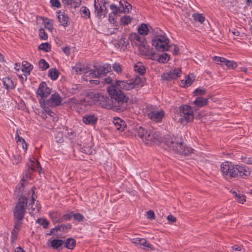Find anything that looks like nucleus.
<instances>
[{"instance_id":"obj_1","label":"nucleus","mask_w":252,"mask_h":252,"mask_svg":"<svg viewBox=\"0 0 252 252\" xmlns=\"http://www.w3.org/2000/svg\"><path fill=\"white\" fill-rule=\"evenodd\" d=\"M107 90L112 98L113 110L120 112L126 110L128 105V97L115 85L108 87Z\"/></svg>"},{"instance_id":"obj_2","label":"nucleus","mask_w":252,"mask_h":252,"mask_svg":"<svg viewBox=\"0 0 252 252\" xmlns=\"http://www.w3.org/2000/svg\"><path fill=\"white\" fill-rule=\"evenodd\" d=\"M165 144L175 153L183 155L189 156L193 153V149L184 145V140L181 137L167 136L165 138Z\"/></svg>"},{"instance_id":"obj_3","label":"nucleus","mask_w":252,"mask_h":252,"mask_svg":"<svg viewBox=\"0 0 252 252\" xmlns=\"http://www.w3.org/2000/svg\"><path fill=\"white\" fill-rule=\"evenodd\" d=\"M28 200L26 196L21 195L13 210L14 219L23 220L26 213Z\"/></svg>"},{"instance_id":"obj_4","label":"nucleus","mask_w":252,"mask_h":252,"mask_svg":"<svg viewBox=\"0 0 252 252\" xmlns=\"http://www.w3.org/2000/svg\"><path fill=\"white\" fill-rule=\"evenodd\" d=\"M111 70V66L109 64H105L102 65L94 66V69L90 70L86 72L87 76H90L93 78H99Z\"/></svg>"},{"instance_id":"obj_5","label":"nucleus","mask_w":252,"mask_h":252,"mask_svg":"<svg viewBox=\"0 0 252 252\" xmlns=\"http://www.w3.org/2000/svg\"><path fill=\"white\" fill-rule=\"evenodd\" d=\"M169 40L164 36H156L152 40V45L159 52L167 51L169 48Z\"/></svg>"},{"instance_id":"obj_6","label":"nucleus","mask_w":252,"mask_h":252,"mask_svg":"<svg viewBox=\"0 0 252 252\" xmlns=\"http://www.w3.org/2000/svg\"><path fill=\"white\" fill-rule=\"evenodd\" d=\"M237 164L231 162L225 161L220 165V170L222 175L227 178H236Z\"/></svg>"},{"instance_id":"obj_7","label":"nucleus","mask_w":252,"mask_h":252,"mask_svg":"<svg viewBox=\"0 0 252 252\" xmlns=\"http://www.w3.org/2000/svg\"><path fill=\"white\" fill-rule=\"evenodd\" d=\"M146 113L148 118L156 123L161 122L165 115L163 110L158 111L157 107L153 106L147 107Z\"/></svg>"},{"instance_id":"obj_8","label":"nucleus","mask_w":252,"mask_h":252,"mask_svg":"<svg viewBox=\"0 0 252 252\" xmlns=\"http://www.w3.org/2000/svg\"><path fill=\"white\" fill-rule=\"evenodd\" d=\"M108 2L106 0H94V13L99 19L104 17L108 13L106 4Z\"/></svg>"},{"instance_id":"obj_9","label":"nucleus","mask_w":252,"mask_h":252,"mask_svg":"<svg viewBox=\"0 0 252 252\" xmlns=\"http://www.w3.org/2000/svg\"><path fill=\"white\" fill-rule=\"evenodd\" d=\"M51 94V89L47 86L45 82H41L38 86L36 91L37 97H40V103H43L45 102V100L47 99V97Z\"/></svg>"},{"instance_id":"obj_10","label":"nucleus","mask_w":252,"mask_h":252,"mask_svg":"<svg viewBox=\"0 0 252 252\" xmlns=\"http://www.w3.org/2000/svg\"><path fill=\"white\" fill-rule=\"evenodd\" d=\"M180 114L187 122L193 121L194 116L191 107L189 105H183L179 107Z\"/></svg>"},{"instance_id":"obj_11","label":"nucleus","mask_w":252,"mask_h":252,"mask_svg":"<svg viewBox=\"0 0 252 252\" xmlns=\"http://www.w3.org/2000/svg\"><path fill=\"white\" fill-rule=\"evenodd\" d=\"M98 105L102 108L113 110V104L112 98L109 96L103 95L101 94H98Z\"/></svg>"},{"instance_id":"obj_12","label":"nucleus","mask_w":252,"mask_h":252,"mask_svg":"<svg viewBox=\"0 0 252 252\" xmlns=\"http://www.w3.org/2000/svg\"><path fill=\"white\" fill-rule=\"evenodd\" d=\"M62 101V98L60 95L58 93H55L52 94L49 99L45 100L43 104L49 107H54L59 106L61 104Z\"/></svg>"},{"instance_id":"obj_13","label":"nucleus","mask_w":252,"mask_h":252,"mask_svg":"<svg viewBox=\"0 0 252 252\" xmlns=\"http://www.w3.org/2000/svg\"><path fill=\"white\" fill-rule=\"evenodd\" d=\"M160 138L158 132L150 130L146 134L145 141L147 142V144H151L152 143L158 144L160 141Z\"/></svg>"},{"instance_id":"obj_14","label":"nucleus","mask_w":252,"mask_h":252,"mask_svg":"<svg viewBox=\"0 0 252 252\" xmlns=\"http://www.w3.org/2000/svg\"><path fill=\"white\" fill-rule=\"evenodd\" d=\"M236 171V178H247L250 175L251 170L245 165L237 164Z\"/></svg>"},{"instance_id":"obj_15","label":"nucleus","mask_w":252,"mask_h":252,"mask_svg":"<svg viewBox=\"0 0 252 252\" xmlns=\"http://www.w3.org/2000/svg\"><path fill=\"white\" fill-rule=\"evenodd\" d=\"M32 195L31 196V199L29 200V204L27 203L28 209L31 211L30 212V214L32 215V214L35 212H38L40 209V207L39 206V204L38 201H36L35 203V199L33 198V195L34 194V191L33 189V188L32 189Z\"/></svg>"},{"instance_id":"obj_16","label":"nucleus","mask_w":252,"mask_h":252,"mask_svg":"<svg viewBox=\"0 0 252 252\" xmlns=\"http://www.w3.org/2000/svg\"><path fill=\"white\" fill-rule=\"evenodd\" d=\"M181 74V70L180 68H175L170 70L169 72L164 73L162 74V79L165 81H169L172 79H176L179 77Z\"/></svg>"},{"instance_id":"obj_17","label":"nucleus","mask_w":252,"mask_h":252,"mask_svg":"<svg viewBox=\"0 0 252 252\" xmlns=\"http://www.w3.org/2000/svg\"><path fill=\"white\" fill-rule=\"evenodd\" d=\"M116 85L115 86L120 90L123 89L128 91L134 88V86L130 80L116 81Z\"/></svg>"},{"instance_id":"obj_18","label":"nucleus","mask_w":252,"mask_h":252,"mask_svg":"<svg viewBox=\"0 0 252 252\" xmlns=\"http://www.w3.org/2000/svg\"><path fill=\"white\" fill-rule=\"evenodd\" d=\"M131 40L134 42L138 47L145 40V37L136 33H132L130 35Z\"/></svg>"},{"instance_id":"obj_19","label":"nucleus","mask_w":252,"mask_h":252,"mask_svg":"<svg viewBox=\"0 0 252 252\" xmlns=\"http://www.w3.org/2000/svg\"><path fill=\"white\" fill-rule=\"evenodd\" d=\"M97 118L94 115H86L83 118V122L86 125H94L97 121Z\"/></svg>"},{"instance_id":"obj_20","label":"nucleus","mask_w":252,"mask_h":252,"mask_svg":"<svg viewBox=\"0 0 252 252\" xmlns=\"http://www.w3.org/2000/svg\"><path fill=\"white\" fill-rule=\"evenodd\" d=\"M2 83L5 89L8 91L13 90L15 88L16 84L9 77H5L3 78Z\"/></svg>"},{"instance_id":"obj_21","label":"nucleus","mask_w":252,"mask_h":252,"mask_svg":"<svg viewBox=\"0 0 252 252\" xmlns=\"http://www.w3.org/2000/svg\"><path fill=\"white\" fill-rule=\"evenodd\" d=\"M58 13V18L61 25L63 27L67 26L69 21V18L67 15L64 12H62L61 11H60Z\"/></svg>"},{"instance_id":"obj_22","label":"nucleus","mask_w":252,"mask_h":252,"mask_svg":"<svg viewBox=\"0 0 252 252\" xmlns=\"http://www.w3.org/2000/svg\"><path fill=\"white\" fill-rule=\"evenodd\" d=\"M63 5L71 8H76L80 6L81 0H62Z\"/></svg>"},{"instance_id":"obj_23","label":"nucleus","mask_w":252,"mask_h":252,"mask_svg":"<svg viewBox=\"0 0 252 252\" xmlns=\"http://www.w3.org/2000/svg\"><path fill=\"white\" fill-rule=\"evenodd\" d=\"M32 68L33 66L30 63L27 61L23 62L22 70L26 73V74H24L26 79L27 78V75L30 74V72L32 70Z\"/></svg>"},{"instance_id":"obj_24","label":"nucleus","mask_w":252,"mask_h":252,"mask_svg":"<svg viewBox=\"0 0 252 252\" xmlns=\"http://www.w3.org/2000/svg\"><path fill=\"white\" fill-rule=\"evenodd\" d=\"M230 192L232 193L238 202L243 204L246 201L245 196L241 194L239 191L237 192L235 190H231Z\"/></svg>"},{"instance_id":"obj_25","label":"nucleus","mask_w":252,"mask_h":252,"mask_svg":"<svg viewBox=\"0 0 252 252\" xmlns=\"http://www.w3.org/2000/svg\"><path fill=\"white\" fill-rule=\"evenodd\" d=\"M114 124L116 128L121 131H124L126 127L125 122L120 119H115Z\"/></svg>"},{"instance_id":"obj_26","label":"nucleus","mask_w":252,"mask_h":252,"mask_svg":"<svg viewBox=\"0 0 252 252\" xmlns=\"http://www.w3.org/2000/svg\"><path fill=\"white\" fill-rule=\"evenodd\" d=\"M133 68L135 72L139 73L141 75H143L146 72V68L141 62L137 63L134 65Z\"/></svg>"},{"instance_id":"obj_27","label":"nucleus","mask_w":252,"mask_h":252,"mask_svg":"<svg viewBox=\"0 0 252 252\" xmlns=\"http://www.w3.org/2000/svg\"><path fill=\"white\" fill-rule=\"evenodd\" d=\"M148 131L145 130L141 126H138L136 128V135H137L143 141H144L146 138V134L147 133H148Z\"/></svg>"},{"instance_id":"obj_28","label":"nucleus","mask_w":252,"mask_h":252,"mask_svg":"<svg viewBox=\"0 0 252 252\" xmlns=\"http://www.w3.org/2000/svg\"><path fill=\"white\" fill-rule=\"evenodd\" d=\"M131 83L134 85V88H138L143 85V79L138 75L136 76L134 79L130 80Z\"/></svg>"},{"instance_id":"obj_29","label":"nucleus","mask_w":252,"mask_h":252,"mask_svg":"<svg viewBox=\"0 0 252 252\" xmlns=\"http://www.w3.org/2000/svg\"><path fill=\"white\" fill-rule=\"evenodd\" d=\"M207 99L204 98L202 97H197L194 100L193 103L196 106L203 107L208 103Z\"/></svg>"},{"instance_id":"obj_30","label":"nucleus","mask_w":252,"mask_h":252,"mask_svg":"<svg viewBox=\"0 0 252 252\" xmlns=\"http://www.w3.org/2000/svg\"><path fill=\"white\" fill-rule=\"evenodd\" d=\"M138 32L140 35L143 36L147 35L149 32L148 25L145 24H142L138 28Z\"/></svg>"},{"instance_id":"obj_31","label":"nucleus","mask_w":252,"mask_h":252,"mask_svg":"<svg viewBox=\"0 0 252 252\" xmlns=\"http://www.w3.org/2000/svg\"><path fill=\"white\" fill-rule=\"evenodd\" d=\"M64 247L68 249L72 250L76 245V241L73 238H68L64 242Z\"/></svg>"},{"instance_id":"obj_32","label":"nucleus","mask_w":252,"mask_h":252,"mask_svg":"<svg viewBox=\"0 0 252 252\" xmlns=\"http://www.w3.org/2000/svg\"><path fill=\"white\" fill-rule=\"evenodd\" d=\"M63 244L64 241L61 239H54L50 242L51 247L55 250L58 249Z\"/></svg>"},{"instance_id":"obj_33","label":"nucleus","mask_w":252,"mask_h":252,"mask_svg":"<svg viewBox=\"0 0 252 252\" xmlns=\"http://www.w3.org/2000/svg\"><path fill=\"white\" fill-rule=\"evenodd\" d=\"M110 9L112 10V12L111 14H109V15L110 20H111L112 14L116 15L119 13H121V7L120 5L119 7H118L115 4H112L110 5Z\"/></svg>"},{"instance_id":"obj_34","label":"nucleus","mask_w":252,"mask_h":252,"mask_svg":"<svg viewBox=\"0 0 252 252\" xmlns=\"http://www.w3.org/2000/svg\"><path fill=\"white\" fill-rule=\"evenodd\" d=\"M59 72L55 68L50 69L48 71V76L52 80H56L58 78Z\"/></svg>"},{"instance_id":"obj_35","label":"nucleus","mask_w":252,"mask_h":252,"mask_svg":"<svg viewBox=\"0 0 252 252\" xmlns=\"http://www.w3.org/2000/svg\"><path fill=\"white\" fill-rule=\"evenodd\" d=\"M24 189V180H23V179H22V180L21 181L19 184L16 187L15 192L17 193L18 195L20 196L19 197H20L21 195H22V196H25L23 194Z\"/></svg>"},{"instance_id":"obj_36","label":"nucleus","mask_w":252,"mask_h":252,"mask_svg":"<svg viewBox=\"0 0 252 252\" xmlns=\"http://www.w3.org/2000/svg\"><path fill=\"white\" fill-rule=\"evenodd\" d=\"M125 6L124 7V4L121 1L119 2L120 6L121 7V13H128L129 12V9H131L132 6L131 4L127 2H125Z\"/></svg>"},{"instance_id":"obj_37","label":"nucleus","mask_w":252,"mask_h":252,"mask_svg":"<svg viewBox=\"0 0 252 252\" xmlns=\"http://www.w3.org/2000/svg\"><path fill=\"white\" fill-rule=\"evenodd\" d=\"M192 17L195 22H198L202 24L205 20V17L201 14L195 13L192 15Z\"/></svg>"},{"instance_id":"obj_38","label":"nucleus","mask_w":252,"mask_h":252,"mask_svg":"<svg viewBox=\"0 0 252 252\" xmlns=\"http://www.w3.org/2000/svg\"><path fill=\"white\" fill-rule=\"evenodd\" d=\"M80 12L83 18L86 19L90 18V12L89 9L86 6H82L80 8Z\"/></svg>"},{"instance_id":"obj_39","label":"nucleus","mask_w":252,"mask_h":252,"mask_svg":"<svg viewBox=\"0 0 252 252\" xmlns=\"http://www.w3.org/2000/svg\"><path fill=\"white\" fill-rule=\"evenodd\" d=\"M36 222L42 225L43 227L45 229H46L48 227L49 225V222L44 218H38Z\"/></svg>"},{"instance_id":"obj_40","label":"nucleus","mask_w":252,"mask_h":252,"mask_svg":"<svg viewBox=\"0 0 252 252\" xmlns=\"http://www.w3.org/2000/svg\"><path fill=\"white\" fill-rule=\"evenodd\" d=\"M132 18L130 16H124L121 18L120 23L121 25L123 26L127 25L131 21Z\"/></svg>"},{"instance_id":"obj_41","label":"nucleus","mask_w":252,"mask_h":252,"mask_svg":"<svg viewBox=\"0 0 252 252\" xmlns=\"http://www.w3.org/2000/svg\"><path fill=\"white\" fill-rule=\"evenodd\" d=\"M38 65L41 70H45L49 67V64L44 59H41L39 61Z\"/></svg>"},{"instance_id":"obj_42","label":"nucleus","mask_w":252,"mask_h":252,"mask_svg":"<svg viewBox=\"0 0 252 252\" xmlns=\"http://www.w3.org/2000/svg\"><path fill=\"white\" fill-rule=\"evenodd\" d=\"M40 50L44 51L46 52H49L51 50V45L48 42L42 43L38 47Z\"/></svg>"},{"instance_id":"obj_43","label":"nucleus","mask_w":252,"mask_h":252,"mask_svg":"<svg viewBox=\"0 0 252 252\" xmlns=\"http://www.w3.org/2000/svg\"><path fill=\"white\" fill-rule=\"evenodd\" d=\"M80 151L87 155H92L94 153V150L90 146H84V147L81 148L80 149Z\"/></svg>"},{"instance_id":"obj_44","label":"nucleus","mask_w":252,"mask_h":252,"mask_svg":"<svg viewBox=\"0 0 252 252\" xmlns=\"http://www.w3.org/2000/svg\"><path fill=\"white\" fill-rule=\"evenodd\" d=\"M50 216L54 223L60 222L61 220L60 218V215L57 212H52Z\"/></svg>"},{"instance_id":"obj_45","label":"nucleus","mask_w":252,"mask_h":252,"mask_svg":"<svg viewBox=\"0 0 252 252\" xmlns=\"http://www.w3.org/2000/svg\"><path fill=\"white\" fill-rule=\"evenodd\" d=\"M169 59L170 57L167 54L164 53L159 57L158 61L159 63H164L167 62Z\"/></svg>"},{"instance_id":"obj_46","label":"nucleus","mask_w":252,"mask_h":252,"mask_svg":"<svg viewBox=\"0 0 252 252\" xmlns=\"http://www.w3.org/2000/svg\"><path fill=\"white\" fill-rule=\"evenodd\" d=\"M225 65L229 68L234 69L237 66V63L232 61H229L225 59Z\"/></svg>"},{"instance_id":"obj_47","label":"nucleus","mask_w":252,"mask_h":252,"mask_svg":"<svg viewBox=\"0 0 252 252\" xmlns=\"http://www.w3.org/2000/svg\"><path fill=\"white\" fill-rule=\"evenodd\" d=\"M15 220V222H14V228L12 230H15V231L18 232L19 231L21 225L22 224V220H19L18 219H14Z\"/></svg>"},{"instance_id":"obj_48","label":"nucleus","mask_w":252,"mask_h":252,"mask_svg":"<svg viewBox=\"0 0 252 252\" xmlns=\"http://www.w3.org/2000/svg\"><path fill=\"white\" fill-rule=\"evenodd\" d=\"M140 245L147 248L149 250H154L153 246L150 243L147 242L146 239H145L144 238H141Z\"/></svg>"},{"instance_id":"obj_49","label":"nucleus","mask_w":252,"mask_h":252,"mask_svg":"<svg viewBox=\"0 0 252 252\" xmlns=\"http://www.w3.org/2000/svg\"><path fill=\"white\" fill-rule=\"evenodd\" d=\"M39 36L41 40H47L48 39L47 34L45 32L44 29L40 28L39 30Z\"/></svg>"},{"instance_id":"obj_50","label":"nucleus","mask_w":252,"mask_h":252,"mask_svg":"<svg viewBox=\"0 0 252 252\" xmlns=\"http://www.w3.org/2000/svg\"><path fill=\"white\" fill-rule=\"evenodd\" d=\"M43 22L45 28L52 32L54 29L53 25L49 21V20L48 19H46L44 20Z\"/></svg>"},{"instance_id":"obj_51","label":"nucleus","mask_w":252,"mask_h":252,"mask_svg":"<svg viewBox=\"0 0 252 252\" xmlns=\"http://www.w3.org/2000/svg\"><path fill=\"white\" fill-rule=\"evenodd\" d=\"M71 224L70 223H67L66 224H62L60 225V231L66 233L68 230L71 228Z\"/></svg>"},{"instance_id":"obj_52","label":"nucleus","mask_w":252,"mask_h":252,"mask_svg":"<svg viewBox=\"0 0 252 252\" xmlns=\"http://www.w3.org/2000/svg\"><path fill=\"white\" fill-rule=\"evenodd\" d=\"M16 138H17V142L21 143L23 148L26 151L27 149V144L26 143L25 140L22 137L19 136L18 135L16 136Z\"/></svg>"},{"instance_id":"obj_53","label":"nucleus","mask_w":252,"mask_h":252,"mask_svg":"<svg viewBox=\"0 0 252 252\" xmlns=\"http://www.w3.org/2000/svg\"><path fill=\"white\" fill-rule=\"evenodd\" d=\"M113 68L114 70L118 73L122 72V66L119 63H115L113 64Z\"/></svg>"},{"instance_id":"obj_54","label":"nucleus","mask_w":252,"mask_h":252,"mask_svg":"<svg viewBox=\"0 0 252 252\" xmlns=\"http://www.w3.org/2000/svg\"><path fill=\"white\" fill-rule=\"evenodd\" d=\"M74 220H77L79 222H81L83 220L84 217V216L79 213L73 214Z\"/></svg>"},{"instance_id":"obj_55","label":"nucleus","mask_w":252,"mask_h":252,"mask_svg":"<svg viewBox=\"0 0 252 252\" xmlns=\"http://www.w3.org/2000/svg\"><path fill=\"white\" fill-rule=\"evenodd\" d=\"M18 232L15 231V230H12L11 232V243H15L17 240L18 238Z\"/></svg>"},{"instance_id":"obj_56","label":"nucleus","mask_w":252,"mask_h":252,"mask_svg":"<svg viewBox=\"0 0 252 252\" xmlns=\"http://www.w3.org/2000/svg\"><path fill=\"white\" fill-rule=\"evenodd\" d=\"M213 61H214L218 64H222L224 63L225 59L223 57L215 56L213 58Z\"/></svg>"},{"instance_id":"obj_57","label":"nucleus","mask_w":252,"mask_h":252,"mask_svg":"<svg viewBox=\"0 0 252 252\" xmlns=\"http://www.w3.org/2000/svg\"><path fill=\"white\" fill-rule=\"evenodd\" d=\"M139 49L140 50L143 51V52H145V53L148 51V49L147 48V44L145 40H144V41H143V43H142V44H141L139 46Z\"/></svg>"},{"instance_id":"obj_58","label":"nucleus","mask_w":252,"mask_h":252,"mask_svg":"<svg viewBox=\"0 0 252 252\" xmlns=\"http://www.w3.org/2000/svg\"><path fill=\"white\" fill-rule=\"evenodd\" d=\"M34 163L35 166L32 167V170L34 171H36L39 173L40 172V170H41V167L40 166V163L36 160L33 162Z\"/></svg>"},{"instance_id":"obj_59","label":"nucleus","mask_w":252,"mask_h":252,"mask_svg":"<svg viewBox=\"0 0 252 252\" xmlns=\"http://www.w3.org/2000/svg\"><path fill=\"white\" fill-rule=\"evenodd\" d=\"M73 69L75 70L77 74H82L85 73V69L78 66H74L73 67Z\"/></svg>"},{"instance_id":"obj_60","label":"nucleus","mask_w":252,"mask_h":252,"mask_svg":"<svg viewBox=\"0 0 252 252\" xmlns=\"http://www.w3.org/2000/svg\"><path fill=\"white\" fill-rule=\"evenodd\" d=\"M103 80L104 81L105 83L107 84H111L112 85H116V81L117 80H113L111 77H108L107 78H105L104 79H103Z\"/></svg>"},{"instance_id":"obj_61","label":"nucleus","mask_w":252,"mask_h":252,"mask_svg":"<svg viewBox=\"0 0 252 252\" xmlns=\"http://www.w3.org/2000/svg\"><path fill=\"white\" fill-rule=\"evenodd\" d=\"M50 3L53 7L60 8L61 6L59 0H50Z\"/></svg>"},{"instance_id":"obj_62","label":"nucleus","mask_w":252,"mask_h":252,"mask_svg":"<svg viewBox=\"0 0 252 252\" xmlns=\"http://www.w3.org/2000/svg\"><path fill=\"white\" fill-rule=\"evenodd\" d=\"M206 91L204 89H196L194 91V94L195 95H203L205 94Z\"/></svg>"},{"instance_id":"obj_63","label":"nucleus","mask_w":252,"mask_h":252,"mask_svg":"<svg viewBox=\"0 0 252 252\" xmlns=\"http://www.w3.org/2000/svg\"><path fill=\"white\" fill-rule=\"evenodd\" d=\"M147 218L150 220L154 219L155 218V215L154 211L152 210H149L147 212Z\"/></svg>"},{"instance_id":"obj_64","label":"nucleus","mask_w":252,"mask_h":252,"mask_svg":"<svg viewBox=\"0 0 252 252\" xmlns=\"http://www.w3.org/2000/svg\"><path fill=\"white\" fill-rule=\"evenodd\" d=\"M243 161L246 164L252 165V157H245L243 159Z\"/></svg>"}]
</instances>
